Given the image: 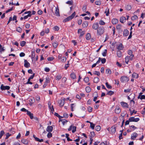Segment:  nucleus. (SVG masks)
<instances>
[{"label": "nucleus", "instance_id": "obj_1", "mask_svg": "<svg viewBox=\"0 0 145 145\" xmlns=\"http://www.w3.org/2000/svg\"><path fill=\"white\" fill-rule=\"evenodd\" d=\"M75 14L76 13L75 12H74L72 14L71 16L64 19L63 21V22H65L71 20L74 17V16L75 15Z\"/></svg>", "mask_w": 145, "mask_h": 145}, {"label": "nucleus", "instance_id": "obj_2", "mask_svg": "<svg viewBox=\"0 0 145 145\" xmlns=\"http://www.w3.org/2000/svg\"><path fill=\"white\" fill-rule=\"evenodd\" d=\"M104 28L103 27H100L97 29V34L98 35H101L104 32Z\"/></svg>", "mask_w": 145, "mask_h": 145}, {"label": "nucleus", "instance_id": "obj_3", "mask_svg": "<svg viewBox=\"0 0 145 145\" xmlns=\"http://www.w3.org/2000/svg\"><path fill=\"white\" fill-rule=\"evenodd\" d=\"M107 130L111 134L115 133L116 131V127L114 126H112L110 128H108Z\"/></svg>", "mask_w": 145, "mask_h": 145}, {"label": "nucleus", "instance_id": "obj_4", "mask_svg": "<svg viewBox=\"0 0 145 145\" xmlns=\"http://www.w3.org/2000/svg\"><path fill=\"white\" fill-rule=\"evenodd\" d=\"M121 82L125 83L129 81V78L128 77L126 76H122L121 78Z\"/></svg>", "mask_w": 145, "mask_h": 145}, {"label": "nucleus", "instance_id": "obj_5", "mask_svg": "<svg viewBox=\"0 0 145 145\" xmlns=\"http://www.w3.org/2000/svg\"><path fill=\"white\" fill-rule=\"evenodd\" d=\"M139 118H135L134 117H130L129 118V120L130 122H137L139 120Z\"/></svg>", "mask_w": 145, "mask_h": 145}, {"label": "nucleus", "instance_id": "obj_6", "mask_svg": "<svg viewBox=\"0 0 145 145\" xmlns=\"http://www.w3.org/2000/svg\"><path fill=\"white\" fill-rule=\"evenodd\" d=\"M72 130V132L73 133H74L76 130V127L74 126L73 125H71L69 128L68 129L69 131H70Z\"/></svg>", "mask_w": 145, "mask_h": 145}, {"label": "nucleus", "instance_id": "obj_7", "mask_svg": "<svg viewBox=\"0 0 145 145\" xmlns=\"http://www.w3.org/2000/svg\"><path fill=\"white\" fill-rule=\"evenodd\" d=\"M65 100V98H63L59 101L58 103L60 106L62 107L64 105Z\"/></svg>", "mask_w": 145, "mask_h": 145}, {"label": "nucleus", "instance_id": "obj_8", "mask_svg": "<svg viewBox=\"0 0 145 145\" xmlns=\"http://www.w3.org/2000/svg\"><path fill=\"white\" fill-rule=\"evenodd\" d=\"M78 33L80 34L79 37L81 38L84 35L85 33V31H82L81 29H78Z\"/></svg>", "mask_w": 145, "mask_h": 145}, {"label": "nucleus", "instance_id": "obj_9", "mask_svg": "<svg viewBox=\"0 0 145 145\" xmlns=\"http://www.w3.org/2000/svg\"><path fill=\"white\" fill-rule=\"evenodd\" d=\"M24 66L25 67L28 68L30 67V63L26 60H24Z\"/></svg>", "mask_w": 145, "mask_h": 145}, {"label": "nucleus", "instance_id": "obj_10", "mask_svg": "<svg viewBox=\"0 0 145 145\" xmlns=\"http://www.w3.org/2000/svg\"><path fill=\"white\" fill-rule=\"evenodd\" d=\"M10 87L8 86H4L2 84L1 86V89L2 90H5L6 89L8 90L10 89Z\"/></svg>", "mask_w": 145, "mask_h": 145}, {"label": "nucleus", "instance_id": "obj_11", "mask_svg": "<svg viewBox=\"0 0 145 145\" xmlns=\"http://www.w3.org/2000/svg\"><path fill=\"white\" fill-rule=\"evenodd\" d=\"M99 25L97 23H95L93 24L92 26V28L95 30H96L99 28Z\"/></svg>", "mask_w": 145, "mask_h": 145}, {"label": "nucleus", "instance_id": "obj_12", "mask_svg": "<svg viewBox=\"0 0 145 145\" xmlns=\"http://www.w3.org/2000/svg\"><path fill=\"white\" fill-rule=\"evenodd\" d=\"M138 134L137 133H134L132 134L131 135V139L133 140H135L136 137L138 136Z\"/></svg>", "mask_w": 145, "mask_h": 145}, {"label": "nucleus", "instance_id": "obj_13", "mask_svg": "<svg viewBox=\"0 0 145 145\" xmlns=\"http://www.w3.org/2000/svg\"><path fill=\"white\" fill-rule=\"evenodd\" d=\"M53 128L52 126H48L46 129L47 131L49 133H51L52 131Z\"/></svg>", "mask_w": 145, "mask_h": 145}, {"label": "nucleus", "instance_id": "obj_14", "mask_svg": "<svg viewBox=\"0 0 145 145\" xmlns=\"http://www.w3.org/2000/svg\"><path fill=\"white\" fill-rule=\"evenodd\" d=\"M121 105L123 108H128V105L127 104L123 102H122L120 103Z\"/></svg>", "mask_w": 145, "mask_h": 145}, {"label": "nucleus", "instance_id": "obj_15", "mask_svg": "<svg viewBox=\"0 0 145 145\" xmlns=\"http://www.w3.org/2000/svg\"><path fill=\"white\" fill-rule=\"evenodd\" d=\"M56 15L57 16H59L60 14L58 7H56V10L55 12Z\"/></svg>", "mask_w": 145, "mask_h": 145}, {"label": "nucleus", "instance_id": "obj_16", "mask_svg": "<svg viewBox=\"0 0 145 145\" xmlns=\"http://www.w3.org/2000/svg\"><path fill=\"white\" fill-rule=\"evenodd\" d=\"M126 18L125 17L122 16L120 18V21L122 23L125 22Z\"/></svg>", "mask_w": 145, "mask_h": 145}, {"label": "nucleus", "instance_id": "obj_17", "mask_svg": "<svg viewBox=\"0 0 145 145\" xmlns=\"http://www.w3.org/2000/svg\"><path fill=\"white\" fill-rule=\"evenodd\" d=\"M70 77L71 78L73 79H75L76 78V74L73 72H72L70 74Z\"/></svg>", "mask_w": 145, "mask_h": 145}, {"label": "nucleus", "instance_id": "obj_18", "mask_svg": "<svg viewBox=\"0 0 145 145\" xmlns=\"http://www.w3.org/2000/svg\"><path fill=\"white\" fill-rule=\"evenodd\" d=\"M129 34V32L127 29H125L123 32V35L124 36L126 37Z\"/></svg>", "mask_w": 145, "mask_h": 145}, {"label": "nucleus", "instance_id": "obj_19", "mask_svg": "<svg viewBox=\"0 0 145 145\" xmlns=\"http://www.w3.org/2000/svg\"><path fill=\"white\" fill-rule=\"evenodd\" d=\"M27 115L29 116L30 117V118L32 119L33 118V114L31 113L30 111H27Z\"/></svg>", "mask_w": 145, "mask_h": 145}, {"label": "nucleus", "instance_id": "obj_20", "mask_svg": "<svg viewBox=\"0 0 145 145\" xmlns=\"http://www.w3.org/2000/svg\"><path fill=\"white\" fill-rule=\"evenodd\" d=\"M118 22V20L117 19H113L112 20V22L113 24H115Z\"/></svg>", "mask_w": 145, "mask_h": 145}, {"label": "nucleus", "instance_id": "obj_21", "mask_svg": "<svg viewBox=\"0 0 145 145\" xmlns=\"http://www.w3.org/2000/svg\"><path fill=\"white\" fill-rule=\"evenodd\" d=\"M121 111V110L118 107H116L115 110V112L118 114H119Z\"/></svg>", "mask_w": 145, "mask_h": 145}, {"label": "nucleus", "instance_id": "obj_22", "mask_svg": "<svg viewBox=\"0 0 145 145\" xmlns=\"http://www.w3.org/2000/svg\"><path fill=\"white\" fill-rule=\"evenodd\" d=\"M123 47L122 44H120L118 46L117 49L118 50H120L123 49Z\"/></svg>", "mask_w": 145, "mask_h": 145}, {"label": "nucleus", "instance_id": "obj_23", "mask_svg": "<svg viewBox=\"0 0 145 145\" xmlns=\"http://www.w3.org/2000/svg\"><path fill=\"white\" fill-rule=\"evenodd\" d=\"M21 142L24 144H27L28 143V140L25 139H23L21 140Z\"/></svg>", "mask_w": 145, "mask_h": 145}, {"label": "nucleus", "instance_id": "obj_24", "mask_svg": "<svg viewBox=\"0 0 145 145\" xmlns=\"http://www.w3.org/2000/svg\"><path fill=\"white\" fill-rule=\"evenodd\" d=\"M99 78L96 77L94 78L93 81L94 83H97L99 82Z\"/></svg>", "mask_w": 145, "mask_h": 145}, {"label": "nucleus", "instance_id": "obj_25", "mask_svg": "<svg viewBox=\"0 0 145 145\" xmlns=\"http://www.w3.org/2000/svg\"><path fill=\"white\" fill-rule=\"evenodd\" d=\"M138 99L140 98V99L141 100H142L143 99H145V95H139L138 96Z\"/></svg>", "mask_w": 145, "mask_h": 145}, {"label": "nucleus", "instance_id": "obj_26", "mask_svg": "<svg viewBox=\"0 0 145 145\" xmlns=\"http://www.w3.org/2000/svg\"><path fill=\"white\" fill-rule=\"evenodd\" d=\"M138 75L135 73H134L132 75V77L133 78H137L138 77Z\"/></svg>", "mask_w": 145, "mask_h": 145}, {"label": "nucleus", "instance_id": "obj_27", "mask_svg": "<svg viewBox=\"0 0 145 145\" xmlns=\"http://www.w3.org/2000/svg\"><path fill=\"white\" fill-rule=\"evenodd\" d=\"M58 45V44L57 41L54 42L53 44V46L54 48H56Z\"/></svg>", "mask_w": 145, "mask_h": 145}, {"label": "nucleus", "instance_id": "obj_28", "mask_svg": "<svg viewBox=\"0 0 145 145\" xmlns=\"http://www.w3.org/2000/svg\"><path fill=\"white\" fill-rule=\"evenodd\" d=\"M105 13L106 14V16H108L109 14V9L107 8L106 9L105 11Z\"/></svg>", "mask_w": 145, "mask_h": 145}, {"label": "nucleus", "instance_id": "obj_29", "mask_svg": "<svg viewBox=\"0 0 145 145\" xmlns=\"http://www.w3.org/2000/svg\"><path fill=\"white\" fill-rule=\"evenodd\" d=\"M91 38V35L89 33H88L86 35V39L87 40H89Z\"/></svg>", "mask_w": 145, "mask_h": 145}, {"label": "nucleus", "instance_id": "obj_30", "mask_svg": "<svg viewBox=\"0 0 145 145\" xmlns=\"http://www.w3.org/2000/svg\"><path fill=\"white\" fill-rule=\"evenodd\" d=\"M86 90L87 92L89 93L91 89L88 86L86 87Z\"/></svg>", "mask_w": 145, "mask_h": 145}, {"label": "nucleus", "instance_id": "obj_31", "mask_svg": "<svg viewBox=\"0 0 145 145\" xmlns=\"http://www.w3.org/2000/svg\"><path fill=\"white\" fill-rule=\"evenodd\" d=\"M129 61V57L128 56H126L125 58V62L127 64H128Z\"/></svg>", "mask_w": 145, "mask_h": 145}, {"label": "nucleus", "instance_id": "obj_32", "mask_svg": "<svg viewBox=\"0 0 145 145\" xmlns=\"http://www.w3.org/2000/svg\"><path fill=\"white\" fill-rule=\"evenodd\" d=\"M75 105L74 104H72L71 105V110L72 111H74V108L75 107Z\"/></svg>", "mask_w": 145, "mask_h": 145}, {"label": "nucleus", "instance_id": "obj_33", "mask_svg": "<svg viewBox=\"0 0 145 145\" xmlns=\"http://www.w3.org/2000/svg\"><path fill=\"white\" fill-rule=\"evenodd\" d=\"M101 129L100 126L99 125L95 127V130L97 131H99Z\"/></svg>", "mask_w": 145, "mask_h": 145}, {"label": "nucleus", "instance_id": "obj_34", "mask_svg": "<svg viewBox=\"0 0 145 145\" xmlns=\"http://www.w3.org/2000/svg\"><path fill=\"white\" fill-rule=\"evenodd\" d=\"M16 30L19 33H21L22 31V29L20 27H17Z\"/></svg>", "mask_w": 145, "mask_h": 145}, {"label": "nucleus", "instance_id": "obj_35", "mask_svg": "<svg viewBox=\"0 0 145 145\" xmlns=\"http://www.w3.org/2000/svg\"><path fill=\"white\" fill-rule=\"evenodd\" d=\"M114 93V91H109L107 93V94L109 95H113Z\"/></svg>", "mask_w": 145, "mask_h": 145}, {"label": "nucleus", "instance_id": "obj_36", "mask_svg": "<svg viewBox=\"0 0 145 145\" xmlns=\"http://www.w3.org/2000/svg\"><path fill=\"white\" fill-rule=\"evenodd\" d=\"M117 56L119 57H121L122 55L121 52L120 51H118L117 52Z\"/></svg>", "mask_w": 145, "mask_h": 145}, {"label": "nucleus", "instance_id": "obj_37", "mask_svg": "<svg viewBox=\"0 0 145 145\" xmlns=\"http://www.w3.org/2000/svg\"><path fill=\"white\" fill-rule=\"evenodd\" d=\"M26 44V42L24 41H22L21 42L20 45L22 46H24Z\"/></svg>", "mask_w": 145, "mask_h": 145}, {"label": "nucleus", "instance_id": "obj_38", "mask_svg": "<svg viewBox=\"0 0 145 145\" xmlns=\"http://www.w3.org/2000/svg\"><path fill=\"white\" fill-rule=\"evenodd\" d=\"M95 4L97 5H100L101 4V1L99 0L96 1L95 2Z\"/></svg>", "mask_w": 145, "mask_h": 145}, {"label": "nucleus", "instance_id": "obj_39", "mask_svg": "<svg viewBox=\"0 0 145 145\" xmlns=\"http://www.w3.org/2000/svg\"><path fill=\"white\" fill-rule=\"evenodd\" d=\"M138 18V17L136 15L132 16L131 18V20H135Z\"/></svg>", "mask_w": 145, "mask_h": 145}, {"label": "nucleus", "instance_id": "obj_40", "mask_svg": "<svg viewBox=\"0 0 145 145\" xmlns=\"http://www.w3.org/2000/svg\"><path fill=\"white\" fill-rule=\"evenodd\" d=\"M106 72L107 74H110L111 73V71L110 69H107L106 70Z\"/></svg>", "mask_w": 145, "mask_h": 145}, {"label": "nucleus", "instance_id": "obj_41", "mask_svg": "<svg viewBox=\"0 0 145 145\" xmlns=\"http://www.w3.org/2000/svg\"><path fill=\"white\" fill-rule=\"evenodd\" d=\"M29 101L31 105L35 101V99L34 98H33V100L32 99H30L29 100Z\"/></svg>", "mask_w": 145, "mask_h": 145}, {"label": "nucleus", "instance_id": "obj_42", "mask_svg": "<svg viewBox=\"0 0 145 145\" xmlns=\"http://www.w3.org/2000/svg\"><path fill=\"white\" fill-rule=\"evenodd\" d=\"M61 75L59 74L56 76V80H59L61 78Z\"/></svg>", "mask_w": 145, "mask_h": 145}, {"label": "nucleus", "instance_id": "obj_43", "mask_svg": "<svg viewBox=\"0 0 145 145\" xmlns=\"http://www.w3.org/2000/svg\"><path fill=\"white\" fill-rule=\"evenodd\" d=\"M90 127L92 129H94L95 126V125L92 122H90Z\"/></svg>", "mask_w": 145, "mask_h": 145}, {"label": "nucleus", "instance_id": "obj_44", "mask_svg": "<svg viewBox=\"0 0 145 145\" xmlns=\"http://www.w3.org/2000/svg\"><path fill=\"white\" fill-rule=\"evenodd\" d=\"M84 81L86 82H88L89 81V78L88 77H86L84 78Z\"/></svg>", "mask_w": 145, "mask_h": 145}, {"label": "nucleus", "instance_id": "obj_45", "mask_svg": "<svg viewBox=\"0 0 145 145\" xmlns=\"http://www.w3.org/2000/svg\"><path fill=\"white\" fill-rule=\"evenodd\" d=\"M67 58L65 57H63L61 59V61L63 62H65Z\"/></svg>", "mask_w": 145, "mask_h": 145}, {"label": "nucleus", "instance_id": "obj_46", "mask_svg": "<svg viewBox=\"0 0 145 145\" xmlns=\"http://www.w3.org/2000/svg\"><path fill=\"white\" fill-rule=\"evenodd\" d=\"M88 25V22H85L82 25L84 27H87Z\"/></svg>", "mask_w": 145, "mask_h": 145}, {"label": "nucleus", "instance_id": "obj_47", "mask_svg": "<svg viewBox=\"0 0 145 145\" xmlns=\"http://www.w3.org/2000/svg\"><path fill=\"white\" fill-rule=\"evenodd\" d=\"M131 7L130 5H127L126 7V9L129 10H130L131 9Z\"/></svg>", "mask_w": 145, "mask_h": 145}, {"label": "nucleus", "instance_id": "obj_48", "mask_svg": "<svg viewBox=\"0 0 145 145\" xmlns=\"http://www.w3.org/2000/svg\"><path fill=\"white\" fill-rule=\"evenodd\" d=\"M106 87L108 88L111 89L112 88L111 86L109 85L108 82L106 83Z\"/></svg>", "mask_w": 145, "mask_h": 145}, {"label": "nucleus", "instance_id": "obj_49", "mask_svg": "<svg viewBox=\"0 0 145 145\" xmlns=\"http://www.w3.org/2000/svg\"><path fill=\"white\" fill-rule=\"evenodd\" d=\"M4 132L3 131H1L0 133V139L1 138L2 136L4 134Z\"/></svg>", "mask_w": 145, "mask_h": 145}, {"label": "nucleus", "instance_id": "obj_50", "mask_svg": "<svg viewBox=\"0 0 145 145\" xmlns=\"http://www.w3.org/2000/svg\"><path fill=\"white\" fill-rule=\"evenodd\" d=\"M101 63L103 64H104L105 63L106 61V59L105 58H103L101 59Z\"/></svg>", "mask_w": 145, "mask_h": 145}, {"label": "nucleus", "instance_id": "obj_51", "mask_svg": "<svg viewBox=\"0 0 145 145\" xmlns=\"http://www.w3.org/2000/svg\"><path fill=\"white\" fill-rule=\"evenodd\" d=\"M35 73H34L32 75H31L30 76V77L28 78V81H30V80L31 79H32L33 78L34 76H35Z\"/></svg>", "mask_w": 145, "mask_h": 145}, {"label": "nucleus", "instance_id": "obj_52", "mask_svg": "<svg viewBox=\"0 0 145 145\" xmlns=\"http://www.w3.org/2000/svg\"><path fill=\"white\" fill-rule=\"evenodd\" d=\"M99 24L100 25H103L105 24V22H104V21L102 20H101L99 22Z\"/></svg>", "mask_w": 145, "mask_h": 145}, {"label": "nucleus", "instance_id": "obj_53", "mask_svg": "<svg viewBox=\"0 0 145 145\" xmlns=\"http://www.w3.org/2000/svg\"><path fill=\"white\" fill-rule=\"evenodd\" d=\"M120 132H121V133L119 135V138L120 140L122 139V131H120Z\"/></svg>", "mask_w": 145, "mask_h": 145}, {"label": "nucleus", "instance_id": "obj_54", "mask_svg": "<svg viewBox=\"0 0 145 145\" xmlns=\"http://www.w3.org/2000/svg\"><path fill=\"white\" fill-rule=\"evenodd\" d=\"M53 29L55 31H58L59 30V27L57 26H55L53 28Z\"/></svg>", "mask_w": 145, "mask_h": 145}, {"label": "nucleus", "instance_id": "obj_55", "mask_svg": "<svg viewBox=\"0 0 145 145\" xmlns=\"http://www.w3.org/2000/svg\"><path fill=\"white\" fill-rule=\"evenodd\" d=\"M61 121L62 122L63 125H64L67 121L65 120H61Z\"/></svg>", "mask_w": 145, "mask_h": 145}, {"label": "nucleus", "instance_id": "obj_56", "mask_svg": "<svg viewBox=\"0 0 145 145\" xmlns=\"http://www.w3.org/2000/svg\"><path fill=\"white\" fill-rule=\"evenodd\" d=\"M107 50L106 49H105L103 52L102 53V55L103 56H106V53Z\"/></svg>", "mask_w": 145, "mask_h": 145}, {"label": "nucleus", "instance_id": "obj_57", "mask_svg": "<svg viewBox=\"0 0 145 145\" xmlns=\"http://www.w3.org/2000/svg\"><path fill=\"white\" fill-rule=\"evenodd\" d=\"M31 15V14H28L27 15L24 16V19H27L28 17H30Z\"/></svg>", "mask_w": 145, "mask_h": 145}, {"label": "nucleus", "instance_id": "obj_58", "mask_svg": "<svg viewBox=\"0 0 145 145\" xmlns=\"http://www.w3.org/2000/svg\"><path fill=\"white\" fill-rule=\"evenodd\" d=\"M93 73L97 75V76H99L100 75V73L99 72L95 71Z\"/></svg>", "mask_w": 145, "mask_h": 145}, {"label": "nucleus", "instance_id": "obj_59", "mask_svg": "<svg viewBox=\"0 0 145 145\" xmlns=\"http://www.w3.org/2000/svg\"><path fill=\"white\" fill-rule=\"evenodd\" d=\"M88 111L89 112H92V108L91 107H89L88 108Z\"/></svg>", "mask_w": 145, "mask_h": 145}, {"label": "nucleus", "instance_id": "obj_60", "mask_svg": "<svg viewBox=\"0 0 145 145\" xmlns=\"http://www.w3.org/2000/svg\"><path fill=\"white\" fill-rule=\"evenodd\" d=\"M52 136V134L50 133H49L47 134V137L48 138H51Z\"/></svg>", "mask_w": 145, "mask_h": 145}, {"label": "nucleus", "instance_id": "obj_61", "mask_svg": "<svg viewBox=\"0 0 145 145\" xmlns=\"http://www.w3.org/2000/svg\"><path fill=\"white\" fill-rule=\"evenodd\" d=\"M131 91V89H125L124 92L125 93H128L130 92Z\"/></svg>", "mask_w": 145, "mask_h": 145}, {"label": "nucleus", "instance_id": "obj_62", "mask_svg": "<svg viewBox=\"0 0 145 145\" xmlns=\"http://www.w3.org/2000/svg\"><path fill=\"white\" fill-rule=\"evenodd\" d=\"M21 110L23 112H27V111H29L27 110H26L24 108H22L21 109Z\"/></svg>", "mask_w": 145, "mask_h": 145}, {"label": "nucleus", "instance_id": "obj_63", "mask_svg": "<svg viewBox=\"0 0 145 145\" xmlns=\"http://www.w3.org/2000/svg\"><path fill=\"white\" fill-rule=\"evenodd\" d=\"M91 137H93L95 135V134L94 132H91L90 133Z\"/></svg>", "mask_w": 145, "mask_h": 145}, {"label": "nucleus", "instance_id": "obj_64", "mask_svg": "<svg viewBox=\"0 0 145 145\" xmlns=\"http://www.w3.org/2000/svg\"><path fill=\"white\" fill-rule=\"evenodd\" d=\"M25 56V54L23 52H21L20 54V56L21 57H24Z\"/></svg>", "mask_w": 145, "mask_h": 145}]
</instances>
